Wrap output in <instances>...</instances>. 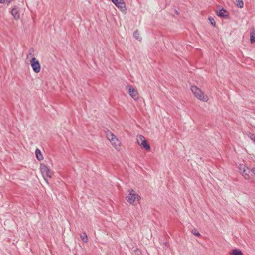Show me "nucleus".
<instances>
[{
    "instance_id": "f257e3e1",
    "label": "nucleus",
    "mask_w": 255,
    "mask_h": 255,
    "mask_svg": "<svg viewBox=\"0 0 255 255\" xmlns=\"http://www.w3.org/2000/svg\"><path fill=\"white\" fill-rule=\"evenodd\" d=\"M191 90L198 99L204 102H207L209 100L208 96L197 86H192Z\"/></svg>"
},
{
    "instance_id": "f03ea898",
    "label": "nucleus",
    "mask_w": 255,
    "mask_h": 255,
    "mask_svg": "<svg viewBox=\"0 0 255 255\" xmlns=\"http://www.w3.org/2000/svg\"><path fill=\"white\" fill-rule=\"evenodd\" d=\"M239 170L246 180L252 179V169L251 170L245 164H240L239 166Z\"/></svg>"
},
{
    "instance_id": "7ed1b4c3",
    "label": "nucleus",
    "mask_w": 255,
    "mask_h": 255,
    "mask_svg": "<svg viewBox=\"0 0 255 255\" xmlns=\"http://www.w3.org/2000/svg\"><path fill=\"white\" fill-rule=\"evenodd\" d=\"M128 192V194L126 196V200L128 203L134 204L136 201H139L140 197L134 190H129Z\"/></svg>"
},
{
    "instance_id": "20e7f679",
    "label": "nucleus",
    "mask_w": 255,
    "mask_h": 255,
    "mask_svg": "<svg viewBox=\"0 0 255 255\" xmlns=\"http://www.w3.org/2000/svg\"><path fill=\"white\" fill-rule=\"evenodd\" d=\"M40 168L44 180L48 183V178L51 177V172L47 166L44 164H40Z\"/></svg>"
},
{
    "instance_id": "39448f33",
    "label": "nucleus",
    "mask_w": 255,
    "mask_h": 255,
    "mask_svg": "<svg viewBox=\"0 0 255 255\" xmlns=\"http://www.w3.org/2000/svg\"><path fill=\"white\" fill-rule=\"evenodd\" d=\"M137 143L143 148L146 150H149L150 149V145L147 143L145 137L141 135H138L136 137Z\"/></svg>"
},
{
    "instance_id": "423d86ee",
    "label": "nucleus",
    "mask_w": 255,
    "mask_h": 255,
    "mask_svg": "<svg viewBox=\"0 0 255 255\" xmlns=\"http://www.w3.org/2000/svg\"><path fill=\"white\" fill-rule=\"evenodd\" d=\"M30 64L34 72L38 73L40 71L41 66L39 61L34 57H32L30 60Z\"/></svg>"
},
{
    "instance_id": "0eeeda50",
    "label": "nucleus",
    "mask_w": 255,
    "mask_h": 255,
    "mask_svg": "<svg viewBox=\"0 0 255 255\" xmlns=\"http://www.w3.org/2000/svg\"><path fill=\"white\" fill-rule=\"evenodd\" d=\"M116 6L122 11H125L126 10V5L124 0H111Z\"/></svg>"
},
{
    "instance_id": "6e6552de",
    "label": "nucleus",
    "mask_w": 255,
    "mask_h": 255,
    "mask_svg": "<svg viewBox=\"0 0 255 255\" xmlns=\"http://www.w3.org/2000/svg\"><path fill=\"white\" fill-rule=\"evenodd\" d=\"M128 93L131 97L136 100L138 98V94L137 91L132 86H128Z\"/></svg>"
},
{
    "instance_id": "1a4fd4ad",
    "label": "nucleus",
    "mask_w": 255,
    "mask_h": 255,
    "mask_svg": "<svg viewBox=\"0 0 255 255\" xmlns=\"http://www.w3.org/2000/svg\"><path fill=\"white\" fill-rule=\"evenodd\" d=\"M11 13L15 20H18L20 18V13L19 8L15 6L11 10Z\"/></svg>"
},
{
    "instance_id": "9d476101",
    "label": "nucleus",
    "mask_w": 255,
    "mask_h": 255,
    "mask_svg": "<svg viewBox=\"0 0 255 255\" xmlns=\"http://www.w3.org/2000/svg\"><path fill=\"white\" fill-rule=\"evenodd\" d=\"M112 144L115 147V148L117 149H119L120 147V142L119 141L116 137H114V139L112 141H110Z\"/></svg>"
},
{
    "instance_id": "9b49d317",
    "label": "nucleus",
    "mask_w": 255,
    "mask_h": 255,
    "mask_svg": "<svg viewBox=\"0 0 255 255\" xmlns=\"http://www.w3.org/2000/svg\"><path fill=\"white\" fill-rule=\"evenodd\" d=\"M228 12L224 9L222 8L219 12H217V14L218 16L221 17H225L228 16Z\"/></svg>"
},
{
    "instance_id": "f8f14e48",
    "label": "nucleus",
    "mask_w": 255,
    "mask_h": 255,
    "mask_svg": "<svg viewBox=\"0 0 255 255\" xmlns=\"http://www.w3.org/2000/svg\"><path fill=\"white\" fill-rule=\"evenodd\" d=\"M35 154H36V158L38 160L41 161L43 159V155H42L40 150L39 149L37 148L36 149Z\"/></svg>"
},
{
    "instance_id": "ddd939ff",
    "label": "nucleus",
    "mask_w": 255,
    "mask_h": 255,
    "mask_svg": "<svg viewBox=\"0 0 255 255\" xmlns=\"http://www.w3.org/2000/svg\"><path fill=\"white\" fill-rule=\"evenodd\" d=\"M250 40L251 43L255 42V30L254 29L251 31Z\"/></svg>"
},
{
    "instance_id": "4468645a",
    "label": "nucleus",
    "mask_w": 255,
    "mask_h": 255,
    "mask_svg": "<svg viewBox=\"0 0 255 255\" xmlns=\"http://www.w3.org/2000/svg\"><path fill=\"white\" fill-rule=\"evenodd\" d=\"M234 3L237 7L240 8H243L244 6V2L242 0H235Z\"/></svg>"
},
{
    "instance_id": "2eb2a0df",
    "label": "nucleus",
    "mask_w": 255,
    "mask_h": 255,
    "mask_svg": "<svg viewBox=\"0 0 255 255\" xmlns=\"http://www.w3.org/2000/svg\"><path fill=\"white\" fill-rule=\"evenodd\" d=\"M106 136L110 141H112L113 139H114V138L116 137L112 132L110 131H108L107 133Z\"/></svg>"
},
{
    "instance_id": "dca6fc26",
    "label": "nucleus",
    "mask_w": 255,
    "mask_h": 255,
    "mask_svg": "<svg viewBox=\"0 0 255 255\" xmlns=\"http://www.w3.org/2000/svg\"><path fill=\"white\" fill-rule=\"evenodd\" d=\"M80 238L82 241L84 243H86L88 241V237L86 233L84 232L80 235Z\"/></svg>"
},
{
    "instance_id": "f3484780",
    "label": "nucleus",
    "mask_w": 255,
    "mask_h": 255,
    "mask_svg": "<svg viewBox=\"0 0 255 255\" xmlns=\"http://www.w3.org/2000/svg\"><path fill=\"white\" fill-rule=\"evenodd\" d=\"M133 36L136 39H137L140 41H141V38H140V37L139 36V33H138V32L137 31H135V32H134Z\"/></svg>"
},
{
    "instance_id": "a211bd4d",
    "label": "nucleus",
    "mask_w": 255,
    "mask_h": 255,
    "mask_svg": "<svg viewBox=\"0 0 255 255\" xmlns=\"http://www.w3.org/2000/svg\"><path fill=\"white\" fill-rule=\"evenodd\" d=\"M232 254L234 255H242V253L239 250L235 249L233 250Z\"/></svg>"
},
{
    "instance_id": "6ab92c4d",
    "label": "nucleus",
    "mask_w": 255,
    "mask_h": 255,
    "mask_svg": "<svg viewBox=\"0 0 255 255\" xmlns=\"http://www.w3.org/2000/svg\"><path fill=\"white\" fill-rule=\"evenodd\" d=\"M248 136L251 140H252L254 143H255V135L254 134L249 132L248 134Z\"/></svg>"
},
{
    "instance_id": "aec40b11",
    "label": "nucleus",
    "mask_w": 255,
    "mask_h": 255,
    "mask_svg": "<svg viewBox=\"0 0 255 255\" xmlns=\"http://www.w3.org/2000/svg\"><path fill=\"white\" fill-rule=\"evenodd\" d=\"M191 232L193 235H194L196 236H198V237L200 236V234L199 233V232L197 231V230L196 229H193L192 230Z\"/></svg>"
},
{
    "instance_id": "412c9836",
    "label": "nucleus",
    "mask_w": 255,
    "mask_h": 255,
    "mask_svg": "<svg viewBox=\"0 0 255 255\" xmlns=\"http://www.w3.org/2000/svg\"><path fill=\"white\" fill-rule=\"evenodd\" d=\"M34 49L33 48H31L29 50V54L27 55V58H28L29 56H32L34 57Z\"/></svg>"
},
{
    "instance_id": "4be33fe9",
    "label": "nucleus",
    "mask_w": 255,
    "mask_h": 255,
    "mask_svg": "<svg viewBox=\"0 0 255 255\" xmlns=\"http://www.w3.org/2000/svg\"><path fill=\"white\" fill-rule=\"evenodd\" d=\"M209 20L210 21L211 24L213 26H215L216 22H215V21L214 20V19L213 18H209Z\"/></svg>"
},
{
    "instance_id": "5701e85b",
    "label": "nucleus",
    "mask_w": 255,
    "mask_h": 255,
    "mask_svg": "<svg viewBox=\"0 0 255 255\" xmlns=\"http://www.w3.org/2000/svg\"><path fill=\"white\" fill-rule=\"evenodd\" d=\"M135 252L137 255H141V254L140 251L139 250H138V249H136V250H135Z\"/></svg>"
},
{
    "instance_id": "b1692460",
    "label": "nucleus",
    "mask_w": 255,
    "mask_h": 255,
    "mask_svg": "<svg viewBox=\"0 0 255 255\" xmlns=\"http://www.w3.org/2000/svg\"><path fill=\"white\" fill-rule=\"evenodd\" d=\"M252 173H253V176L255 175V168H252Z\"/></svg>"
},
{
    "instance_id": "393cba45",
    "label": "nucleus",
    "mask_w": 255,
    "mask_h": 255,
    "mask_svg": "<svg viewBox=\"0 0 255 255\" xmlns=\"http://www.w3.org/2000/svg\"><path fill=\"white\" fill-rule=\"evenodd\" d=\"M176 13L177 14H179L178 12L177 11H176Z\"/></svg>"
}]
</instances>
